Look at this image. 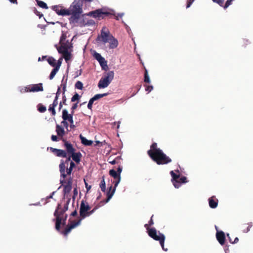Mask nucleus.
<instances>
[{
  "label": "nucleus",
  "mask_w": 253,
  "mask_h": 253,
  "mask_svg": "<svg viewBox=\"0 0 253 253\" xmlns=\"http://www.w3.org/2000/svg\"><path fill=\"white\" fill-rule=\"evenodd\" d=\"M153 217V215L151 216L148 224H146L144 226L147 230L148 235L154 240L159 241L163 250L165 251H167L168 249L165 248L164 247V243L165 241V235L160 233V231H158V234H157V231L155 228H149V227L154 224Z\"/></svg>",
  "instance_id": "1"
},
{
  "label": "nucleus",
  "mask_w": 253,
  "mask_h": 253,
  "mask_svg": "<svg viewBox=\"0 0 253 253\" xmlns=\"http://www.w3.org/2000/svg\"><path fill=\"white\" fill-rule=\"evenodd\" d=\"M96 41L103 43H109L110 48H115L118 46V42L112 35L109 30L105 27H103L101 30L100 35H98Z\"/></svg>",
  "instance_id": "2"
},
{
  "label": "nucleus",
  "mask_w": 253,
  "mask_h": 253,
  "mask_svg": "<svg viewBox=\"0 0 253 253\" xmlns=\"http://www.w3.org/2000/svg\"><path fill=\"white\" fill-rule=\"evenodd\" d=\"M117 171H116L115 169H110L109 171V174L112 176L114 179H116L115 181L114 182V187L112 190V186H111L109 187V190L107 192V198L106 199V203H108L109 200L111 199V198L113 196L117 186H118V184L120 182L121 180V173L122 171V167L120 165V164L119 165L118 168L117 169Z\"/></svg>",
  "instance_id": "3"
},
{
  "label": "nucleus",
  "mask_w": 253,
  "mask_h": 253,
  "mask_svg": "<svg viewBox=\"0 0 253 253\" xmlns=\"http://www.w3.org/2000/svg\"><path fill=\"white\" fill-rule=\"evenodd\" d=\"M83 1L82 0H75L70 7V9H64V15L71 14V19H78L79 15L83 12Z\"/></svg>",
  "instance_id": "4"
},
{
  "label": "nucleus",
  "mask_w": 253,
  "mask_h": 253,
  "mask_svg": "<svg viewBox=\"0 0 253 253\" xmlns=\"http://www.w3.org/2000/svg\"><path fill=\"white\" fill-rule=\"evenodd\" d=\"M55 47L56 48L57 51L59 53H60L61 57L59 58L58 60L57 61V65L56 67L52 70L49 79L52 80L56 75V73L59 69L61 65L62 59L63 58V32H62L60 38V42L59 44H55Z\"/></svg>",
  "instance_id": "5"
},
{
  "label": "nucleus",
  "mask_w": 253,
  "mask_h": 253,
  "mask_svg": "<svg viewBox=\"0 0 253 253\" xmlns=\"http://www.w3.org/2000/svg\"><path fill=\"white\" fill-rule=\"evenodd\" d=\"M150 158H169L163 151L158 147L157 143L153 142L150 146V149L147 151Z\"/></svg>",
  "instance_id": "6"
},
{
  "label": "nucleus",
  "mask_w": 253,
  "mask_h": 253,
  "mask_svg": "<svg viewBox=\"0 0 253 253\" xmlns=\"http://www.w3.org/2000/svg\"><path fill=\"white\" fill-rule=\"evenodd\" d=\"M64 147L65 150H64V158H80L82 155L80 152H76V149L74 148L73 146L64 141Z\"/></svg>",
  "instance_id": "7"
},
{
  "label": "nucleus",
  "mask_w": 253,
  "mask_h": 253,
  "mask_svg": "<svg viewBox=\"0 0 253 253\" xmlns=\"http://www.w3.org/2000/svg\"><path fill=\"white\" fill-rule=\"evenodd\" d=\"M55 218V229L59 231L61 229V225H63L61 221L63 220V208L61 204H58V206L54 213Z\"/></svg>",
  "instance_id": "8"
},
{
  "label": "nucleus",
  "mask_w": 253,
  "mask_h": 253,
  "mask_svg": "<svg viewBox=\"0 0 253 253\" xmlns=\"http://www.w3.org/2000/svg\"><path fill=\"white\" fill-rule=\"evenodd\" d=\"M114 76L113 71H109L102 78H101L98 84L99 88H104L107 87L113 80Z\"/></svg>",
  "instance_id": "9"
},
{
  "label": "nucleus",
  "mask_w": 253,
  "mask_h": 253,
  "mask_svg": "<svg viewBox=\"0 0 253 253\" xmlns=\"http://www.w3.org/2000/svg\"><path fill=\"white\" fill-rule=\"evenodd\" d=\"M170 173L172 177L171 180L172 183L176 188H178L182 183H185L187 182V178L185 176L180 177L179 174H176L172 170L170 171Z\"/></svg>",
  "instance_id": "10"
},
{
  "label": "nucleus",
  "mask_w": 253,
  "mask_h": 253,
  "mask_svg": "<svg viewBox=\"0 0 253 253\" xmlns=\"http://www.w3.org/2000/svg\"><path fill=\"white\" fill-rule=\"evenodd\" d=\"M113 14L107 11H104L102 9H98L94 11H90L86 15L92 16L94 18H97L99 19H103L105 17L112 15Z\"/></svg>",
  "instance_id": "11"
},
{
  "label": "nucleus",
  "mask_w": 253,
  "mask_h": 253,
  "mask_svg": "<svg viewBox=\"0 0 253 253\" xmlns=\"http://www.w3.org/2000/svg\"><path fill=\"white\" fill-rule=\"evenodd\" d=\"M90 209L91 207L87 202L84 200L82 201L80 208V215L82 219L86 217V214Z\"/></svg>",
  "instance_id": "12"
},
{
  "label": "nucleus",
  "mask_w": 253,
  "mask_h": 253,
  "mask_svg": "<svg viewBox=\"0 0 253 253\" xmlns=\"http://www.w3.org/2000/svg\"><path fill=\"white\" fill-rule=\"evenodd\" d=\"M72 45L70 44L68 41L64 43V59L67 63L72 58L71 51Z\"/></svg>",
  "instance_id": "13"
},
{
  "label": "nucleus",
  "mask_w": 253,
  "mask_h": 253,
  "mask_svg": "<svg viewBox=\"0 0 253 253\" xmlns=\"http://www.w3.org/2000/svg\"><path fill=\"white\" fill-rule=\"evenodd\" d=\"M73 115L72 113H71V114H68V111L64 110V127L67 128L68 126L67 121L70 123V127L71 128H74L75 127V126L74 125Z\"/></svg>",
  "instance_id": "14"
},
{
  "label": "nucleus",
  "mask_w": 253,
  "mask_h": 253,
  "mask_svg": "<svg viewBox=\"0 0 253 253\" xmlns=\"http://www.w3.org/2000/svg\"><path fill=\"white\" fill-rule=\"evenodd\" d=\"M43 90L42 84L40 83L38 84H33L31 86L26 87L25 89V92H38Z\"/></svg>",
  "instance_id": "15"
},
{
  "label": "nucleus",
  "mask_w": 253,
  "mask_h": 253,
  "mask_svg": "<svg viewBox=\"0 0 253 253\" xmlns=\"http://www.w3.org/2000/svg\"><path fill=\"white\" fill-rule=\"evenodd\" d=\"M81 219L77 220H73L71 221L70 224H69L66 228H64V235L68 234L72 229L75 228L78 225L80 224Z\"/></svg>",
  "instance_id": "16"
},
{
  "label": "nucleus",
  "mask_w": 253,
  "mask_h": 253,
  "mask_svg": "<svg viewBox=\"0 0 253 253\" xmlns=\"http://www.w3.org/2000/svg\"><path fill=\"white\" fill-rule=\"evenodd\" d=\"M216 238L221 245H223L225 244V236L224 232L222 231H217L216 234Z\"/></svg>",
  "instance_id": "17"
},
{
  "label": "nucleus",
  "mask_w": 253,
  "mask_h": 253,
  "mask_svg": "<svg viewBox=\"0 0 253 253\" xmlns=\"http://www.w3.org/2000/svg\"><path fill=\"white\" fill-rule=\"evenodd\" d=\"M86 20L87 18L84 17V15H83L81 17L80 15H79L78 19H73L72 20L73 22H75L78 23L80 27H84L85 26Z\"/></svg>",
  "instance_id": "18"
},
{
  "label": "nucleus",
  "mask_w": 253,
  "mask_h": 253,
  "mask_svg": "<svg viewBox=\"0 0 253 253\" xmlns=\"http://www.w3.org/2000/svg\"><path fill=\"white\" fill-rule=\"evenodd\" d=\"M47 150H49L50 151L53 153L55 156L57 157H63V150L61 149H57L52 147L47 148Z\"/></svg>",
  "instance_id": "19"
},
{
  "label": "nucleus",
  "mask_w": 253,
  "mask_h": 253,
  "mask_svg": "<svg viewBox=\"0 0 253 253\" xmlns=\"http://www.w3.org/2000/svg\"><path fill=\"white\" fill-rule=\"evenodd\" d=\"M218 200L212 196L209 199V204L210 208L214 209L217 207L218 205Z\"/></svg>",
  "instance_id": "20"
},
{
  "label": "nucleus",
  "mask_w": 253,
  "mask_h": 253,
  "mask_svg": "<svg viewBox=\"0 0 253 253\" xmlns=\"http://www.w3.org/2000/svg\"><path fill=\"white\" fill-rule=\"evenodd\" d=\"M106 200L101 201L99 204H98L97 205H96L92 210H89L88 212H87V214H86V217L89 216L91 214H92L99 208L102 206L105 203H106L105 202Z\"/></svg>",
  "instance_id": "21"
},
{
  "label": "nucleus",
  "mask_w": 253,
  "mask_h": 253,
  "mask_svg": "<svg viewBox=\"0 0 253 253\" xmlns=\"http://www.w3.org/2000/svg\"><path fill=\"white\" fill-rule=\"evenodd\" d=\"M94 57L95 59L99 62L101 66L103 68L104 64L105 63V65L107 66L106 62L105 60V59L101 56V55L98 53H95L94 54Z\"/></svg>",
  "instance_id": "22"
},
{
  "label": "nucleus",
  "mask_w": 253,
  "mask_h": 253,
  "mask_svg": "<svg viewBox=\"0 0 253 253\" xmlns=\"http://www.w3.org/2000/svg\"><path fill=\"white\" fill-rule=\"evenodd\" d=\"M52 9L59 15H63V7L60 5L52 6Z\"/></svg>",
  "instance_id": "23"
},
{
  "label": "nucleus",
  "mask_w": 253,
  "mask_h": 253,
  "mask_svg": "<svg viewBox=\"0 0 253 253\" xmlns=\"http://www.w3.org/2000/svg\"><path fill=\"white\" fill-rule=\"evenodd\" d=\"M72 180L69 179L67 183L64 180V193L69 192L72 189Z\"/></svg>",
  "instance_id": "24"
},
{
  "label": "nucleus",
  "mask_w": 253,
  "mask_h": 253,
  "mask_svg": "<svg viewBox=\"0 0 253 253\" xmlns=\"http://www.w3.org/2000/svg\"><path fill=\"white\" fill-rule=\"evenodd\" d=\"M80 137L81 140L82 144H83L85 146H91L93 143L92 141L87 140V139H86V138L83 136L82 135H80Z\"/></svg>",
  "instance_id": "25"
},
{
  "label": "nucleus",
  "mask_w": 253,
  "mask_h": 253,
  "mask_svg": "<svg viewBox=\"0 0 253 253\" xmlns=\"http://www.w3.org/2000/svg\"><path fill=\"white\" fill-rule=\"evenodd\" d=\"M56 131L59 137H61V139H62L63 138V127L59 125H57Z\"/></svg>",
  "instance_id": "26"
},
{
  "label": "nucleus",
  "mask_w": 253,
  "mask_h": 253,
  "mask_svg": "<svg viewBox=\"0 0 253 253\" xmlns=\"http://www.w3.org/2000/svg\"><path fill=\"white\" fill-rule=\"evenodd\" d=\"M158 165L167 164L171 162V159H153Z\"/></svg>",
  "instance_id": "27"
},
{
  "label": "nucleus",
  "mask_w": 253,
  "mask_h": 253,
  "mask_svg": "<svg viewBox=\"0 0 253 253\" xmlns=\"http://www.w3.org/2000/svg\"><path fill=\"white\" fill-rule=\"evenodd\" d=\"M109 93H104L102 94H97L95 95L93 97L91 98V99L94 102L95 101L98 100L100 99L101 98L106 96L108 95Z\"/></svg>",
  "instance_id": "28"
},
{
  "label": "nucleus",
  "mask_w": 253,
  "mask_h": 253,
  "mask_svg": "<svg viewBox=\"0 0 253 253\" xmlns=\"http://www.w3.org/2000/svg\"><path fill=\"white\" fill-rule=\"evenodd\" d=\"M252 223L244 224L242 226L243 231L244 233H247L250 230V228L252 227Z\"/></svg>",
  "instance_id": "29"
},
{
  "label": "nucleus",
  "mask_w": 253,
  "mask_h": 253,
  "mask_svg": "<svg viewBox=\"0 0 253 253\" xmlns=\"http://www.w3.org/2000/svg\"><path fill=\"white\" fill-rule=\"evenodd\" d=\"M47 60L49 64L52 67L55 68L57 65V62H56V60L52 57H48Z\"/></svg>",
  "instance_id": "30"
},
{
  "label": "nucleus",
  "mask_w": 253,
  "mask_h": 253,
  "mask_svg": "<svg viewBox=\"0 0 253 253\" xmlns=\"http://www.w3.org/2000/svg\"><path fill=\"white\" fill-rule=\"evenodd\" d=\"M99 186L101 189V191L102 192H105V190H106V184H105V179H104V176L102 177V179L101 180Z\"/></svg>",
  "instance_id": "31"
},
{
  "label": "nucleus",
  "mask_w": 253,
  "mask_h": 253,
  "mask_svg": "<svg viewBox=\"0 0 253 253\" xmlns=\"http://www.w3.org/2000/svg\"><path fill=\"white\" fill-rule=\"evenodd\" d=\"M36 0L37 2L38 5L40 7H41L42 8H44V9H48V6H47V4L44 2L40 0Z\"/></svg>",
  "instance_id": "32"
},
{
  "label": "nucleus",
  "mask_w": 253,
  "mask_h": 253,
  "mask_svg": "<svg viewBox=\"0 0 253 253\" xmlns=\"http://www.w3.org/2000/svg\"><path fill=\"white\" fill-rule=\"evenodd\" d=\"M60 90H61V87H58L57 91L56 92V97H55V99H54V100L53 102V104L52 105L53 106V107H55L58 104V102H57V100L58 98V96L61 93Z\"/></svg>",
  "instance_id": "33"
},
{
  "label": "nucleus",
  "mask_w": 253,
  "mask_h": 253,
  "mask_svg": "<svg viewBox=\"0 0 253 253\" xmlns=\"http://www.w3.org/2000/svg\"><path fill=\"white\" fill-rule=\"evenodd\" d=\"M38 110L40 112L43 113L46 111V108L44 106L40 104L38 106Z\"/></svg>",
  "instance_id": "34"
},
{
  "label": "nucleus",
  "mask_w": 253,
  "mask_h": 253,
  "mask_svg": "<svg viewBox=\"0 0 253 253\" xmlns=\"http://www.w3.org/2000/svg\"><path fill=\"white\" fill-rule=\"evenodd\" d=\"M144 81V82H145L146 83H149L150 82V78H149V77L148 74V71L146 69L145 70Z\"/></svg>",
  "instance_id": "35"
},
{
  "label": "nucleus",
  "mask_w": 253,
  "mask_h": 253,
  "mask_svg": "<svg viewBox=\"0 0 253 253\" xmlns=\"http://www.w3.org/2000/svg\"><path fill=\"white\" fill-rule=\"evenodd\" d=\"M75 87L79 89H82L83 88V83L81 81L77 82L75 84Z\"/></svg>",
  "instance_id": "36"
},
{
  "label": "nucleus",
  "mask_w": 253,
  "mask_h": 253,
  "mask_svg": "<svg viewBox=\"0 0 253 253\" xmlns=\"http://www.w3.org/2000/svg\"><path fill=\"white\" fill-rule=\"evenodd\" d=\"M60 171L61 173V177H63V160L62 159L61 163L59 165Z\"/></svg>",
  "instance_id": "37"
},
{
  "label": "nucleus",
  "mask_w": 253,
  "mask_h": 253,
  "mask_svg": "<svg viewBox=\"0 0 253 253\" xmlns=\"http://www.w3.org/2000/svg\"><path fill=\"white\" fill-rule=\"evenodd\" d=\"M80 96L77 93H76L71 98L72 102H75L80 99Z\"/></svg>",
  "instance_id": "38"
},
{
  "label": "nucleus",
  "mask_w": 253,
  "mask_h": 253,
  "mask_svg": "<svg viewBox=\"0 0 253 253\" xmlns=\"http://www.w3.org/2000/svg\"><path fill=\"white\" fill-rule=\"evenodd\" d=\"M95 24V22L92 19H89L87 18L85 26H92Z\"/></svg>",
  "instance_id": "39"
},
{
  "label": "nucleus",
  "mask_w": 253,
  "mask_h": 253,
  "mask_svg": "<svg viewBox=\"0 0 253 253\" xmlns=\"http://www.w3.org/2000/svg\"><path fill=\"white\" fill-rule=\"evenodd\" d=\"M213 2L218 4L220 6H223L224 0H212Z\"/></svg>",
  "instance_id": "40"
},
{
  "label": "nucleus",
  "mask_w": 253,
  "mask_h": 253,
  "mask_svg": "<svg viewBox=\"0 0 253 253\" xmlns=\"http://www.w3.org/2000/svg\"><path fill=\"white\" fill-rule=\"evenodd\" d=\"M51 139L53 141H58L60 139H61V137H59V136H57L56 135H52L51 137Z\"/></svg>",
  "instance_id": "41"
},
{
  "label": "nucleus",
  "mask_w": 253,
  "mask_h": 253,
  "mask_svg": "<svg viewBox=\"0 0 253 253\" xmlns=\"http://www.w3.org/2000/svg\"><path fill=\"white\" fill-rule=\"evenodd\" d=\"M232 1V0H227L225 4V5L223 6V7L224 9L227 8L231 4V2Z\"/></svg>",
  "instance_id": "42"
},
{
  "label": "nucleus",
  "mask_w": 253,
  "mask_h": 253,
  "mask_svg": "<svg viewBox=\"0 0 253 253\" xmlns=\"http://www.w3.org/2000/svg\"><path fill=\"white\" fill-rule=\"evenodd\" d=\"M93 103H94V102L90 98L89 101V102H88V105H87V108L89 110H92V104H93Z\"/></svg>",
  "instance_id": "43"
},
{
  "label": "nucleus",
  "mask_w": 253,
  "mask_h": 253,
  "mask_svg": "<svg viewBox=\"0 0 253 253\" xmlns=\"http://www.w3.org/2000/svg\"><path fill=\"white\" fill-rule=\"evenodd\" d=\"M77 107H78V102L74 104L71 108V110H72L71 113H72V114H73L74 113V110L75 109H76Z\"/></svg>",
  "instance_id": "44"
},
{
  "label": "nucleus",
  "mask_w": 253,
  "mask_h": 253,
  "mask_svg": "<svg viewBox=\"0 0 253 253\" xmlns=\"http://www.w3.org/2000/svg\"><path fill=\"white\" fill-rule=\"evenodd\" d=\"M54 107H53V105H52V106H51V105H50L49 109H48L49 111H52V113L53 115H54L55 114V111L54 110Z\"/></svg>",
  "instance_id": "45"
},
{
  "label": "nucleus",
  "mask_w": 253,
  "mask_h": 253,
  "mask_svg": "<svg viewBox=\"0 0 253 253\" xmlns=\"http://www.w3.org/2000/svg\"><path fill=\"white\" fill-rule=\"evenodd\" d=\"M194 0H187L186 8H189Z\"/></svg>",
  "instance_id": "46"
},
{
  "label": "nucleus",
  "mask_w": 253,
  "mask_h": 253,
  "mask_svg": "<svg viewBox=\"0 0 253 253\" xmlns=\"http://www.w3.org/2000/svg\"><path fill=\"white\" fill-rule=\"evenodd\" d=\"M153 89V86L152 85H148L146 87L145 90L148 92H150Z\"/></svg>",
  "instance_id": "47"
},
{
  "label": "nucleus",
  "mask_w": 253,
  "mask_h": 253,
  "mask_svg": "<svg viewBox=\"0 0 253 253\" xmlns=\"http://www.w3.org/2000/svg\"><path fill=\"white\" fill-rule=\"evenodd\" d=\"M109 163H110L112 165H114V164H119V162L118 161H117L116 159H114L112 161H109Z\"/></svg>",
  "instance_id": "48"
},
{
  "label": "nucleus",
  "mask_w": 253,
  "mask_h": 253,
  "mask_svg": "<svg viewBox=\"0 0 253 253\" xmlns=\"http://www.w3.org/2000/svg\"><path fill=\"white\" fill-rule=\"evenodd\" d=\"M85 188H86L87 191L88 192L91 188V185H89L84 180Z\"/></svg>",
  "instance_id": "49"
},
{
  "label": "nucleus",
  "mask_w": 253,
  "mask_h": 253,
  "mask_svg": "<svg viewBox=\"0 0 253 253\" xmlns=\"http://www.w3.org/2000/svg\"><path fill=\"white\" fill-rule=\"evenodd\" d=\"M135 88L137 89V91L136 92H133V94L131 95V97L132 96H133L138 91V90L140 89V85H137L136 86H135Z\"/></svg>",
  "instance_id": "50"
},
{
  "label": "nucleus",
  "mask_w": 253,
  "mask_h": 253,
  "mask_svg": "<svg viewBox=\"0 0 253 253\" xmlns=\"http://www.w3.org/2000/svg\"><path fill=\"white\" fill-rule=\"evenodd\" d=\"M71 215L73 216H76L77 215V211L76 210H75L73 212H72Z\"/></svg>",
  "instance_id": "51"
},
{
  "label": "nucleus",
  "mask_w": 253,
  "mask_h": 253,
  "mask_svg": "<svg viewBox=\"0 0 253 253\" xmlns=\"http://www.w3.org/2000/svg\"><path fill=\"white\" fill-rule=\"evenodd\" d=\"M70 168H71L72 169L75 166V164L72 161L70 162Z\"/></svg>",
  "instance_id": "52"
},
{
  "label": "nucleus",
  "mask_w": 253,
  "mask_h": 253,
  "mask_svg": "<svg viewBox=\"0 0 253 253\" xmlns=\"http://www.w3.org/2000/svg\"><path fill=\"white\" fill-rule=\"evenodd\" d=\"M72 170V169L69 168L67 169V173L68 174H70L71 173V171Z\"/></svg>",
  "instance_id": "53"
},
{
  "label": "nucleus",
  "mask_w": 253,
  "mask_h": 253,
  "mask_svg": "<svg viewBox=\"0 0 253 253\" xmlns=\"http://www.w3.org/2000/svg\"><path fill=\"white\" fill-rule=\"evenodd\" d=\"M239 241V239L237 237H236L234 240V241H233V244H235V243H238Z\"/></svg>",
  "instance_id": "54"
},
{
  "label": "nucleus",
  "mask_w": 253,
  "mask_h": 253,
  "mask_svg": "<svg viewBox=\"0 0 253 253\" xmlns=\"http://www.w3.org/2000/svg\"><path fill=\"white\" fill-rule=\"evenodd\" d=\"M95 144H94V145H95V146H98V145H99V144H101V143L99 141H95Z\"/></svg>",
  "instance_id": "55"
},
{
  "label": "nucleus",
  "mask_w": 253,
  "mask_h": 253,
  "mask_svg": "<svg viewBox=\"0 0 253 253\" xmlns=\"http://www.w3.org/2000/svg\"><path fill=\"white\" fill-rule=\"evenodd\" d=\"M227 237H228V239H229V242H230L231 243L233 244V241H232V239H231L230 238V237H229V234H227Z\"/></svg>",
  "instance_id": "56"
},
{
  "label": "nucleus",
  "mask_w": 253,
  "mask_h": 253,
  "mask_svg": "<svg viewBox=\"0 0 253 253\" xmlns=\"http://www.w3.org/2000/svg\"><path fill=\"white\" fill-rule=\"evenodd\" d=\"M73 160L75 161L77 163H79L81 161V159H73Z\"/></svg>",
  "instance_id": "57"
},
{
  "label": "nucleus",
  "mask_w": 253,
  "mask_h": 253,
  "mask_svg": "<svg viewBox=\"0 0 253 253\" xmlns=\"http://www.w3.org/2000/svg\"><path fill=\"white\" fill-rule=\"evenodd\" d=\"M12 3H17V0H9Z\"/></svg>",
  "instance_id": "58"
},
{
  "label": "nucleus",
  "mask_w": 253,
  "mask_h": 253,
  "mask_svg": "<svg viewBox=\"0 0 253 253\" xmlns=\"http://www.w3.org/2000/svg\"><path fill=\"white\" fill-rule=\"evenodd\" d=\"M85 2H90L93 1L94 0H84Z\"/></svg>",
  "instance_id": "59"
},
{
  "label": "nucleus",
  "mask_w": 253,
  "mask_h": 253,
  "mask_svg": "<svg viewBox=\"0 0 253 253\" xmlns=\"http://www.w3.org/2000/svg\"><path fill=\"white\" fill-rule=\"evenodd\" d=\"M60 183L62 185H63V179H60Z\"/></svg>",
  "instance_id": "60"
},
{
  "label": "nucleus",
  "mask_w": 253,
  "mask_h": 253,
  "mask_svg": "<svg viewBox=\"0 0 253 253\" xmlns=\"http://www.w3.org/2000/svg\"><path fill=\"white\" fill-rule=\"evenodd\" d=\"M74 193H76L77 194V189L76 188H75L74 190Z\"/></svg>",
  "instance_id": "61"
},
{
  "label": "nucleus",
  "mask_w": 253,
  "mask_h": 253,
  "mask_svg": "<svg viewBox=\"0 0 253 253\" xmlns=\"http://www.w3.org/2000/svg\"><path fill=\"white\" fill-rule=\"evenodd\" d=\"M64 211H65L67 210V208L66 207V206L64 205Z\"/></svg>",
  "instance_id": "62"
},
{
  "label": "nucleus",
  "mask_w": 253,
  "mask_h": 253,
  "mask_svg": "<svg viewBox=\"0 0 253 253\" xmlns=\"http://www.w3.org/2000/svg\"><path fill=\"white\" fill-rule=\"evenodd\" d=\"M40 17H41L42 16V14L40 15V14H37Z\"/></svg>",
  "instance_id": "63"
},
{
  "label": "nucleus",
  "mask_w": 253,
  "mask_h": 253,
  "mask_svg": "<svg viewBox=\"0 0 253 253\" xmlns=\"http://www.w3.org/2000/svg\"><path fill=\"white\" fill-rule=\"evenodd\" d=\"M46 57V56H43L42 57V59H45Z\"/></svg>",
  "instance_id": "64"
}]
</instances>
